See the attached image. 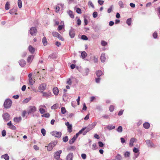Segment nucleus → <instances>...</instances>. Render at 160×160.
I'll list each match as a JSON object with an SVG mask.
<instances>
[{
  "label": "nucleus",
  "instance_id": "dca6fc26",
  "mask_svg": "<svg viewBox=\"0 0 160 160\" xmlns=\"http://www.w3.org/2000/svg\"><path fill=\"white\" fill-rule=\"evenodd\" d=\"M34 58V56L33 55L28 56L27 59V62L31 63Z\"/></svg>",
  "mask_w": 160,
  "mask_h": 160
},
{
  "label": "nucleus",
  "instance_id": "393cba45",
  "mask_svg": "<svg viewBox=\"0 0 160 160\" xmlns=\"http://www.w3.org/2000/svg\"><path fill=\"white\" fill-rule=\"evenodd\" d=\"M143 126L144 128L148 129L150 127V124L148 122H146L143 123Z\"/></svg>",
  "mask_w": 160,
  "mask_h": 160
},
{
  "label": "nucleus",
  "instance_id": "680f3d73",
  "mask_svg": "<svg viewBox=\"0 0 160 160\" xmlns=\"http://www.w3.org/2000/svg\"><path fill=\"white\" fill-rule=\"evenodd\" d=\"M67 83L69 85H71L72 83V81L69 78L67 82Z\"/></svg>",
  "mask_w": 160,
  "mask_h": 160
},
{
  "label": "nucleus",
  "instance_id": "de8ad7c7",
  "mask_svg": "<svg viewBox=\"0 0 160 160\" xmlns=\"http://www.w3.org/2000/svg\"><path fill=\"white\" fill-rule=\"evenodd\" d=\"M107 128L109 129H112L115 128V126L112 125L108 126L107 127Z\"/></svg>",
  "mask_w": 160,
  "mask_h": 160
},
{
  "label": "nucleus",
  "instance_id": "72a5a7b5",
  "mask_svg": "<svg viewBox=\"0 0 160 160\" xmlns=\"http://www.w3.org/2000/svg\"><path fill=\"white\" fill-rule=\"evenodd\" d=\"M18 5L19 8H21L22 7V2L21 0H18Z\"/></svg>",
  "mask_w": 160,
  "mask_h": 160
},
{
  "label": "nucleus",
  "instance_id": "0e129e2a",
  "mask_svg": "<svg viewBox=\"0 0 160 160\" xmlns=\"http://www.w3.org/2000/svg\"><path fill=\"white\" fill-rule=\"evenodd\" d=\"M81 20L79 19H78L77 21V24L78 25H81Z\"/></svg>",
  "mask_w": 160,
  "mask_h": 160
},
{
  "label": "nucleus",
  "instance_id": "423d86ee",
  "mask_svg": "<svg viewBox=\"0 0 160 160\" xmlns=\"http://www.w3.org/2000/svg\"><path fill=\"white\" fill-rule=\"evenodd\" d=\"M57 142H54L50 143L47 146V150L48 151H51L53 147L57 144Z\"/></svg>",
  "mask_w": 160,
  "mask_h": 160
},
{
  "label": "nucleus",
  "instance_id": "6e6552de",
  "mask_svg": "<svg viewBox=\"0 0 160 160\" xmlns=\"http://www.w3.org/2000/svg\"><path fill=\"white\" fill-rule=\"evenodd\" d=\"M51 134L56 137L60 138L61 137L62 133L61 132L55 131L51 132Z\"/></svg>",
  "mask_w": 160,
  "mask_h": 160
},
{
  "label": "nucleus",
  "instance_id": "bb28decb",
  "mask_svg": "<svg viewBox=\"0 0 160 160\" xmlns=\"http://www.w3.org/2000/svg\"><path fill=\"white\" fill-rule=\"evenodd\" d=\"M68 12L69 16L71 18H74V15L72 11L71 10H69L68 11Z\"/></svg>",
  "mask_w": 160,
  "mask_h": 160
},
{
  "label": "nucleus",
  "instance_id": "20e7f679",
  "mask_svg": "<svg viewBox=\"0 0 160 160\" xmlns=\"http://www.w3.org/2000/svg\"><path fill=\"white\" fill-rule=\"evenodd\" d=\"M36 111V108L34 106H29L27 111L28 114L35 112Z\"/></svg>",
  "mask_w": 160,
  "mask_h": 160
},
{
  "label": "nucleus",
  "instance_id": "f3484780",
  "mask_svg": "<svg viewBox=\"0 0 160 160\" xmlns=\"http://www.w3.org/2000/svg\"><path fill=\"white\" fill-rule=\"evenodd\" d=\"M73 158L72 153H69L67 156L66 160H72Z\"/></svg>",
  "mask_w": 160,
  "mask_h": 160
},
{
  "label": "nucleus",
  "instance_id": "7c9ffc66",
  "mask_svg": "<svg viewBox=\"0 0 160 160\" xmlns=\"http://www.w3.org/2000/svg\"><path fill=\"white\" fill-rule=\"evenodd\" d=\"M132 22V18H131L128 19L126 21V23L129 26L130 25Z\"/></svg>",
  "mask_w": 160,
  "mask_h": 160
},
{
  "label": "nucleus",
  "instance_id": "e433bc0d",
  "mask_svg": "<svg viewBox=\"0 0 160 160\" xmlns=\"http://www.w3.org/2000/svg\"><path fill=\"white\" fill-rule=\"evenodd\" d=\"M31 99V98H26L22 102L23 103H28Z\"/></svg>",
  "mask_w": 160,
  "mask_h": 160
},
{
  "label": "nucleus",
  "instance_id": "cd10ccee",
  "mask_svg": "<svg viewBox=\"0 0 160 160\" xmlns=\"http://www.w3.org/2000/svg\"><path fill=\"white\" fill-rule=\"evenodd\" d=\"M96 73L98 77H100L102 75V72L101 70H98L96 72Z\"/></svg>",
  "mask_w": 160,
  "mask_h": 160
},
{
  "label": "nucleus",
  "instance_id": "6e6d98bb",
  "mask_svg": "<svg viewBox=\"0 0 160 160\" xmlns=\"http://www.w3.org/2000/svg\"><path fill=\"white\" fill-rule=\"evenodd\" d=\"M81 157L82 159H84L86 158V155L85 154L83 153L81 154Z\"/></svg>",
  "mask_w": 160,
  "mask_h": 160
},
{
  "label": "nucleus",
  "instance_id": "13d9d810",
  "mask_svg": "<svg viewBox=\"0 0 160 160\" xmlns=\"http://www.w3.org/2000/svg\"><path fill=\"white\" fill-rule=\"evenodd\" d=\"M153 36L154 38H157L158 36V34L156 32H154L153 34Z\"/></svg>",
  "mask_w": 160,
  "mask_h": 160
},
{
  "label": "nucleus",
  "instance_id": "f704fd0d",
  "mask_svg": "<svg viewBox=\"0 0 160 160\" xmlns=\"http://www.w3.org/2000/svg\"><path fill=\"white\" fill-rule=\"evenodd\" d=\"M61 111L62 114H64L66 112V110L64 107H62L61 108Z\"/></svg>",
  "mask_w": 160,
  "mask_h": 160
},
{
  "label": "nucleus",
  "instance_id": "a211bd4d",
  "mask_svg": "<svg viewBox=\"0 0 160 160\" xmlns=\"http://www.w3.org/2000/svg\"><path fill=\"white\" fill-rule=\"evenodd\" d=\"M75 32L73 29H71L69 32V35L71 38H73L75 36Z\"/></svg>",
  "mask_w": 160,
  "mask_h": 160
},
{
  "label": "nucleus",
  "instance_id": "774afa93",
  "mask_svg": "<svg viewBox=\"0 0 160 160\" xmlns=\"http://www.w3.org/2000/svg\"><path fill=\"white\" fill-rule=\"evenodd\" d=\"M121 142L122 143H124L125 142V141L124 138H120Z\"/></svg>",
  "mask_w": 160,
  "mask_h": 160
},
{
  "label": "nucleus",
  "instance_id": "412c9836",
  "mask_svg": "<svg viewBox=\"0 0 160 160\" xmlns=\"http://www.w3.org/2000/svg\"><path fill=\"white\" fill-rule=\"evenodd\" d=\"M22 120V118L21 117L17 118H14L13 119L14 121L16 123H18L21 122Z\"/></svg>",
  "mask_w": 160,
  "mask_h": 160
},
{
  "label": "nucleus",
  "instance_id": "f03ea898",
  "mask_svg": "<svg viewBox=\"0 0 160 160\" xmlns=\"http://www.w3.org/2000/svg\"><path fill=\"white\" fill-rule=\"evenodd\" d=\"M52 34L53 37L57 38L59 40L62 41H64V38L58 32H52Z\"/></svg>",
  "mask_w": 160,
  "mask_h": 160
},
{
  "label": "nucleus",
  "instance_id": "9b49d317",
  "mask_svg": "<svg viewBox=\"0 0 160 160\" xmlns=\"http://www.w3.org/2000/svg\"><path fill=\"white\" fill-rule=\"evenodd\" d=\"M65 125L67 126L68 130V132L69 133L71 132L72 131V126L71 124H70L69 122H67L65 123Z\"/></svg>",
  "mask_w": 160,
  "mask_h": 160
},
{
  "label": "nucleus",
  "instance_id": "aec40b11",
  "mask_svg": "<svg viewBox=\"0 0 160 160\" xmlns=\"http://www.w3.org/2000/svg\"><path fill=\"white\" fill-rule=\"evenodd\" d=\"M53 93L55 95H57L58 94L59 90L58 88L55 87L52 90Z\"/></svg>",
  "mask_w": 160,
  "mask_h": 160
},
{
  "label": "nucleus",
  "instance_id": "c03bdc74",
  "mask_svg": "<svg viewBox=\"0 0 160 160\" xmlns=\"http://www.w3.org/2000/svg\"><path fill=\"white\" fill-rule=\"evenodd\" d=\"M50 116V114L49 113H47L44 114L42 115V117H45V118H48Z\"/></svg>",
  "mask_w": 160,
  "mask_h": 160
},
{
  "label": "nucleus",
  "instance_id": "39448f33",
  "mask_svg": "<svg viewBox=\"0 0 160 160\" xmlns=\"http://www.w3.org/2000/svg\"><path fill=\"white\" fill-rule=\"evenodd\" d=\"M62 151L60 150L55 152L53 155L54 158L56 160H58L60 159V154L62 153Z\"/></svg>",
  "mask_w": 160,
  "mask_h": 160
},
{
  "label": "nucleus",
  "instance_id": "5701e85b",
  "mask_svg": "<svg viewBox=\"0 0 160 160\" xmlns=\"http://www.w3.org/2000/svg\"><path fill=\"white\" fill-rule=\"evenodd\" d=\"M28 50L29 52L32 54H33L35 51V48H33L31 45L29 46Z\"/></svg>",
  "mask_w": 160,
  "mask_h": 160
},
{
  "label": "nucleus",
  "instance_id": "8fccbe9b",
  "mask_svg": "<svg viewBox=\"0 0 160 160\" xmlns=\"http://www.w3.org/2000/svg\"><path fill=\"white\" fill-rule=\"evenodd\" d=\"M133 152L135 153H138L139 152L138 149L136 148H134L133 149Z\"/></svg>",
  "mask_w": 160,
  "mask_h": 160
},
{
  "label": "nucleus",
  "instance_id": "58836bf2",
  "mask_svg": "<svg viewBox=\"0 0 160 160\" xmlns=\"http://www.w3.org/2000/svg\"><path fill=\"white\" fill-rule=\"evenodd\" d=\"M130 155V153L129 152L127 151L124 154V156L125 157H129Z\"/></svg>",
  "mask_w": 160,
  "mask_h": 160
},
{
  "label": "nucleus",
  "instance_id": "6ab92c4d",
  "mask_svg": "<svg viewBox=\"0 0 160 160\" xmlns=\"http://www.w3.org/2000/svg\"><path fill=\"white\" fill-rule=\"evenodd\" d=\"M20 65L22 67H24L26 65V62L24 60H21L19 61Z\"/></svg>",
  "mask_w": 160,
  "mask_h": 160
},
{
  "label": "nucleus",
  "instance_id": "5fc2aeb1",
  "mask_svg": "<svg viewBox=\"0 0 160 160\" xmlns=\"http://www.w3.org/2000/svg\"><path fill=\"white\" fill-rule=\"evenodd\" d=\"M92 15H93V17L94 18L97 17L98 16L97 12H94L93 13Z\"/></svg>",
  "mask_w": 160,
  "mask_h": 160
},
{
  "label": "nucleus",
  "instance_id": "4468645a",
  "mask_svg": "<svg viewBox=\"0 0 160 160\" xmlns=\"http://www.w3.org/2000/svg\"><path fill=\"white\" fill-rule=\"evenodd\" d=\"M2 117L5 120L8 121L9 119V115L8 113H6L2 115Z\"/></svg>",
  "mask_w": 160,
  "mask_h": 160
},
{
  "label": "nucleus",
  "instance_id": "49530a36",
  "mask_svg": "<svg viewBox=\"0 0 160 160\" xmlns=\"http://www.w3.org/2000/svg\"><path fill=\"white\" fill-rule=\"evenodd\" d=\"M101 44L102 46H105L107 44V43L104 41H102Z\"/></svg>",
  "mask_w": 160,
  "mask_h": 160
},
{
  "label": "nucleus",
  "instance_id": "2eb2a0df",
  "mask_svg": "<svg viewBox=\"0 0 160 160\" xmlns=\"http://www.w3.org/2000/svg\"><path fill=\"white\" fill-rule=\"evenodd\" d=\"M42 93V96L44 97L47 98L51 96L52 93L49 91H48V92H43Z\"/></svg>",
  "mask_w": 160,
  "mask_h": 160
},
{
  "label": "nucleus",
  "instance_id": "9d476101",
  "mask_svg": "<svg viewBox=\"0 0 160 160\" xmlns=\"http://www.w3.org/2000/svg\"><path fill=\"white\" fill-rule=\"evenodd\" d=\"M37 32V31L35 27H32L30 29V33L32 36L36 35Z\"/></svg>",
  "mask_w": 160,
  "mask_h": 160
},
{
  "label": "nucleus",
  "instance_id": "052dcab7",
  "mask_svg": "<svg viewBox=\"0 0 160 160\" xmlns=\"http://www.w3.org/2000/svg\"><path fill=\"white\" fill-rule=\"evenodd\" d=\"M98 145L99 147H102L103 146V143L101 141H99L98 142Z\"/></svg>",
  "mask_w": 160,
  "mask_h": 160
},
{
  "label": "nucleus",
  "instance_id": "7ed1b4c3",
  "mask_svg": "<svg viewBox=\"0 0 160 160\" xmlns=\"http://www.w3.org/2000/svg\"><path fill=\"white\" fill-rule=\"evenodd\" d=\"M28 80L29 84L31 85H32L35 82V79L34 78L32 77V73H30L28 75Z\"/></svg>",
  "mask_w": 160,
  "mask_h": 160
},
{
  "label": "nucleus",
  "instance_id": "f257e3e1",
  "mask_svg": "<svg viewBox=\"0 0 160 160\" xmlns=\"http://www.w3.org/2000/svg\"><path fill=\"white\" fill-rule=\"evenodd\" d=\"M12 101L9 99H7L4 103V107L6 108H10L12 106Z\"/></svg>",
  "mask_w": 160,
  "mask_h": 160
},
{
  "label": "nucleus",
  "instance_id": "338daca9",
  "mask_svg": "<svg viewBox=\"0 0 160 160\" xmlns=\"http://www.w3.org/2000/svg\"><path fill=\"white\" fill-rule=\"evenodd\" d=\"M33 148H34L35 150H39V147H38L37 145H35L34 146H33Z\"/></svg>",
  "mask_w": 160,
  "mask_h": 160
},
{
  "label": "nucleus",
  "instance_id": "b1692460",
  "mask_svg": "<svg viewBox=\"0 0 160 160\" xmlns=\"http://www.w3.org/2000/svg\"><path fill=\"white\" fill-rule=\"evenodd\" d=\"M101 60L102 62H105L106 60V57L105 54L104 53H102L101 56Z\"/></svg>",
  "mask_w": 160,
  "mask_h": 160
},
{
  "label": "nucleus",
  "instance_id": "603ef678",
  "mask_svg": "<svg viewBox=\"0 0 160 160\" xmlns=\"http://www.w3.org/2000/svg\"><path fill=\"white\" fill-rule=\"evenodd\" d=\"M81 38L82 39L84 40H87L88 39V37L84 35H82Z\"/></svg>",
  "mask_w": 160,
  "mask_h": 160
},
{
  "label": "nucleus",
  "instance_id": "3c124183",
  "mask_svg": "<svg viewBox=\"0 0 160 160\" xmlns=\"http://www.w3.org/2000/svg\"><path fill=\"white\" fill-rule=\"evenodd\" d=\"M58 108V105L56 104H55L51 107V109H57Z\"/></svg>",
  "mask_w": 160,
  "mask_h": 160
},
{
  "label": "nucleus",
  "instance_id": "a18cd8bd",
  "mask_svg": "<svg viewBox=\"0 0 160 160\" xmlns=\"http://www.w3.org/2000/svg\"><path fill=\"white\" fill-rule=\"evenodd\" d=\"M76 12L78 14H81L82 13L81 10L79 8H77L76 9Z\"/></svg>",
  "mask_w": 160,
  "mask_h": 160
},
{
  "label": "nucleus",
  "instance_id": "1a4fd4ad",
  "mask_svg": "<svg viewBox=\"0 0 160 160\" xmlns=\"http://www.w3.org/2000/svg\"><path fill=\"white\" fill-rule=\"evenodd\" d=\"M96 124L97 122H94L92 124L90 125L89 126V127H90L89 128H88L86 130V131H85V132H84L83 133V135H85L87 132H88L89 130L93 128L96 125Z\"/></svg>",
  "mask_w": 160,
  "mask_h": 160
},
{
  "label": "nucleus",
  "instance_id": "79ce46f5",
  "mask_svg": "<svg viewBox=\"0 0 160 160\" xmlns=\"http://www.w3.org/2000/svg\"><path fill=\"white\" fill-rule=\"evenodd\" d=\"M39 110L41 114H43L45 112V109L42 108H40Z\"/></svg>",
  "mask_w": 160,
  "mask_h": 160
},
{
  "label": "nucleus",
  "instance_id": "f8f14e48",
  "mask_svg": "<svg viewBox=\"0 0 160 160\" xmlns=\"http://www.w3.org/2000/svg\"><path fill=\"white\" fill-rule=\"evenodd\" d=\"M7 125L9 127V128H10L12 130H16V127L12 123L11 121H10L9 122H8Z\"/></svg>",
  "mask_w": 160,
  "mask_h": 160
},
{
  "label": "nucleus",
  "instance_id": "4d7b16f0",
  "mask_svg": "<svg viewBox=\"0 0 160 160\" xmlns=\"http://www.w3.org/2000/svg\"><path fill=\"white\" fill-rule=\"evenodd\" d=\"M92 149L93 150H95L97 148V145L96 143H93L92 144Z\"/></svg>",
  "mask_w": 160,
  "mask_h": 160
},
{
  "label": "nucleus",
  "instance_id": "37998d69",
  "mask_svg": "<svg viewBox=\"0 0 160 160\" xmlns=\"http://www.w3.org/2000/svg\"><path fill=\"white\" fill-rule=\"evenodd\" d=\"M41 132L43 136H45L46 135V130L44 128H42L41 130Z\"/></svg>",
  "mask_w": 160,
  "mask_h": 160
},
{
  "label": "nucleus",
  "instance_id": "e2e57ef3",
  "mask_svg": "<svg viewBox=\"0 0 160 160\" xmlns=\"http://www.w3.org/2000/svg\"><path fill=\"white\" fill-rule=\"evenodd\" d=\"M69 150H74L75 149V147L74 146H71L69 148Z\"/></svg>",
  "mask_w": 160,
  "mask_h": 160
},
{
  "label": "nucleus",
  "instance_id": "69168bd1",
  "mask_svg": "<svg viewBox=\"0 0 160 160\" xmlns=\"http://www.w3.org/2000/svg\"><path fill=\"white\" fill-rule=\"evenodd\" d=\"M103 2H104V1H103L100 0H99L98 1V3L100 5H102L103 3Z\"/></svg>",
  "mask_w": 160,
  "mask_h": 160
},
{
  "label": "nucleus",
  "instance_id": "c85d7f7f",
  "mask_svg": "<svg viewBox=\"0 0 160 160\" xmlns=\"http://www.w3.org/2000/svg\"><path fill=\"white\" fill-rule=\"evenodd\" d=\"M81 55L82 58L84 59L87 56V53L83 51L81 53Z\"/></svg>",
  "mask_w": 160,
  "mask_h": 160
},
{
  "label": "nucleus",
  "instance_id": "2f4dec72",
  "mask_svg": "<svg viewBox=\"0 0 160 160\" xmlns=\"http://www.w3.org/2000/svg\"><path fill=\"white\" fill-rule=\"evenodd\" d=\"M76 140V139L75 138L73 137L71 139L69 140V143L71 144H72Z\"/></svg>",
  "mask_w": 160,
  "mask_h": 160
},
{
  "label": "nucleus",
  "instance_id": "c756f323",
  "mask_svg": "<svg viewBox=\"0 0 160 160\" xmlns=\"http://www.w3.org/2000/svg\"><path fill=\"white\" fill-rule=\"evenodd\" d=\"M42 42L44 46H45L47 45V41L46 38L45 37H44L42 39Z\"/></svg>",
  "mask_w": 160,
  "mask_h": 160
},
{
  "label": "nucleus",
  "instance_id": "0eeeda50",
  "mask_svg": "<svg viewBox=\"0 0 160 160\" xmlns=\"http://www.w3.org/2000/svg\"><path fill=\"white\" fill-rule=\"evenodd\" d=\"M46 88V85L45 83L41 84L38 87V90L40 92H43Z\"/></svg>",
  "mask_w": 160,
  "mask_h": 160
},
{
  "label": "nucleus",
  "instance_id": "4be33fe9",
  "mask_svg": "<svg viewBox=\"0 0 160 160\" xmlns=\"http://www.w3.org/2000/svg\"><path fill=\"white\" fill-rule=\"evenodd\" d=\"M136 139L134 138H131L129 142V146L130 147H132L133 146V143L135 142Z\"/></svg>",
  "mask_w": 160,
  "mask_h": 160
},
{
  "label": "nucleus",
  "instance_id": "bf43d9fd",
  "mask_svg": "<svg viewBox=\"0 0 160 160\" xmlns=\"http://www.w3.org/2000/svg\"><path fill=\"white\" fill-rule=\"evenodd\" d=\"M2 136H5L6 135V131L5 130H2Z\"/></svg>",
  "mask_w": 160,
  "mask_h": 160
},
{
  "label": "nucleus",
  "instance_id": "a19ab883",
  "mask_svg": "<svg viewBox=\"0 0 160 160\" xmlns=\"http://www.w3.org/2000/svg\"><path fill=\"white\" fill-rule=\"evenodd\" d=\"M114 109V106L113 105H111L109 107V110L110 111L112 112L113 111Z\"/></svg>",
  "mask_w": 160,
  "mask_h": 160
},
{
  "label": "nucleus",
  "instance_id": "a878e982",
  "mask_svg": "<svg viewBox=\"0 0 160 160\" xmlns=\"http://www.w3.org/2000/svg\"><path fill=\"white\" fill-rule=\"evenodd\" d=\"M1 158H4L5 160H8L9 158V156L7 154L2 155Z\"/></svg>",
  "mask_w": 160,
  "mask_h": 160
},
{
  "label": "nucleus",
  "instance_id": "ea45409f",
  "mask_svg": "<svg viewBox=\"0 0 160 160\" xmlns=\"http://www.w3.org/2000/svg\"><path fill=\"white\" fill-rule=\"evenodd\" d=\"M64 28V26L63 25H59L57 28V30L58 31H60V30Z\"/></svg>",
  "mask_w": 160,
  "mask_h": 160
},
{
  "label": "nucleus",
  "instance_id": "864d4df0",
  "mask_svg": "<svg viewBox=\"0 0 160 160\" xmlns=\"http://www.w3.org/2000/svg\"><path fill=\"white\" fill-rule=\"evenodd\" d=\"M87 129L86 127L82 128L79 132H78L79 134H81L82 132L85 129Z\"/></svg>",
  "mask_w": 160,
  "mask_h": 160
},
{
  "label": "nucleus",
  "instance_id": "473e14b6",
  "mask_svg": "<svg viewBox=\"0 0 160 160\" xmlns=\"http://www.w3.org/2000/svg\"><path fill=\"white\" fill-rule=\"evenodd\" d=\"M10 8L9 7V2H7L5 5V9L6 10H8Z\"/></svg>",
  "mask_w": 160,
  "mask_h": 160
},
{
  "label": "nucleus",
  "instance_id": "4c0bfd02",
  "mask_svg": "<svg viewBox=\"0 0 160 160\" xmlns=\"http://www.w3.org/2000/svg\"><path fill=\"white\" fill-rule=\"evenodd\" d=\"M117 131L118 132H122V126H119L117 129Z\"/></svg>",
  "mask_w": 160,
  "mask_h": 160
},
{
  "label": "nucleus",
  "instance_id": "ddd939ff",
  "mask_svg": "<svg viewBox=\"0 0 160 160\" xmlns=\"http://www.w3.org/2000/svg\"><path fill=\"white\" fill-rule=\"evenodd\" d=\"M146 142L149 147H154L155 146L154 144L149 140H147Z\"/></svg>",
  "mask_w": 160,
  "mask_h": 160
},
{
  "label": "nucleus",
  "instance_id": "c9c22d12",
  "mask_svg": "<svg viewBox=\"0 0 160 160\" xmlns=\"http://www.w3.org/2000/svg\"><path fill=\"white\" fill-rule=\"evenodd\" d=\"M63 141L64 142H67L68 140V136H66L65 137H63L62 139Z\"/></svg>",
  "mask_w": 160,
  "mask_h": 160
},
{
  "label": "nucleus",
  "instance_id": "09e8293b",
  "mask_svg": "<svg viewBox=\"0 0 160 160\" xmlns=\"http://www.w3.org/2000/svg\"><path fill=\"white\" fill-rule=\"evenodd\" d=\"M88 5L90 6L93 8H94V6L91 1H89L88 2Z\"/></svg>",
  "mask_w": 160,
  "mask_h": 160
}]
</instances>
